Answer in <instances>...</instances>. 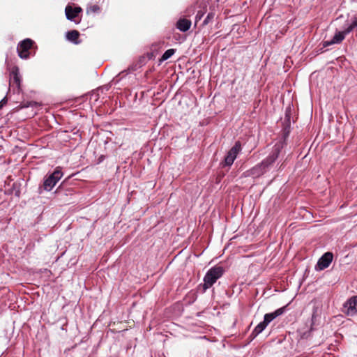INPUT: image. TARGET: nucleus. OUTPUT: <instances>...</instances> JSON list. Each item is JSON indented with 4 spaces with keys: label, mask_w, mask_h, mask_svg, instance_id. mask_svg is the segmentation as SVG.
<instances>
[{
    "label": "nucleus",
    "mask_w": 357,
    "mask_h": 357,
    "mask_svg": "<svg viewBox=\"0 0 357 357\" xmlns=\"http://www.w3.org/2000/svg\"><path fill=\"white\" fill-rule=\"evenodd\" d=\"M204 16V13L202 11H198L197 15H196V17H195V24L197 23L198 21H199L202 17Z\"/></svg>",
    "instance_id": "obj_20"
},
{
    "label": "nucleus",
    "mask_w": 357,
    "mask_h": 357,
    "mask_svg": "<svg viewBox=\"0 0 357 357\" xmlns=\"http://www.w3.org/2000/svg\"><path fill=\"white\" fill-rule=\"evenodd\" d=\"M342 312L348 316L357 314V296H351L344 303Z\"/></svg>",
    "instance_id": "obj_8"
},
{
    "label": "nucleus",
    "mask_w": 357,
    "mask_h": 357,
    "mask_svg": "<svg viewBox=\"0 0 357 357\" xmlns=\"http://www.w3.org/2000/svg\"><path fill=\"white\" fill-rule=\"evenodd\" d=\"M191 26V21L187 19H180L176 23V28L181 31L185 32Z\"/></svg>",
    "instance_id": "obj_13"
},
{
    "label": "nucleus",
    "mask_w": 357,
    "mask_h": 357,
    "mask_svg": "<svg viewBox=\"0 0 357 357\" xmlns=\"http://www.w3.org/2000/svg\"><path fill=\"white\" fill-rule=\"evenodd\" d=\"M21 82L22 79L20 74L19 68L17 66H14L10 72V79L9 82L8 90H10L11 87L13 88L14 86H15L16 90H13L17 93H20L21 91Z\"/></svg>",
    "instance_id": "obj_6"
},
{
    "label": "nucleus",
    "mask_w": 357,
    "mask_h": 357,
    "mask_svg": "<svg viewBox=\"0 0 357 357\" xmlns=\"http://www.w3.org/2000/svg\"><path fill=\"white\" fill-rule=\"evenodd\" d=\"M333 255L332 252H327L324 254L318 260L316 269L324 270L329 266L333 261Z\"/></svg>",
    "instance_id": "obj_9"
},
{
    "label": "nucleus",
    "mask_w": 357,
    "mask_h": 357,
    "mask_svg": "<svg viewBox=\"0 0 357 357\" xmlns=\"http://www.w3.org/2000/svg\"><path fill=\"white\" fill-rule=\"evenodd\" d=\"M33 41L29 38H26L21 41L17 47L18 56L21 59H28L29 56V50L32 47Z\"/></svg>",
    "instance_id": "obj_7"
},
{
    "label": "nucleus",
    "mask_w": 357,
    "mask_h": 357,
    "mask_svg": "<svg viewBox=\"0 0 357 357\" xmlns=\"http://www.w3.org/2000/svg\"><path fill=\"white\" fill-rule=\"evenodd\" d=\"M357 28V13L351 18V23L346 27V32L351 33Z\"/></svg>",
    "instance_id": "obj_15"
},
{
    "label": "nucleus",
    "mask_w": 357,
    "mask_h": 357,
    "mask_svg": "<svg viewBox=\"0 0 357 357\" xmlns=\"http://www.w3.org/2000/svg\"><path fill=\"white\" fill-rule=\"evenodd\" d=\"M7 102V98L6 97H4L1 101H0V109L3 107L4 105H6Z\"/></svg>",
    "instance_id": "obj_21"
},
{
    "label": "nucleus",
    "mask_w": 357,
    "mask_h": 357,
    "mask_svg": "<svg viewBox=\"0 0 357 357\" xmlns=\"http://www.w3.org/2000/svg\"><path fill=\"white\" fill-rule=\"evenodd\" d=\"M194 12V7H190L186 10V15H190L191 13Z\"/></svg>",
    "instance_id": "obj_22"
},
{
    "label": "nucleus",
    "mask_w": 357,
    "mask_h": 357,
    "mask_svg": "<svg viewBox=\"0 0 357 357\" xmlns=\"http://www.w3.org/2000/svg\"><path fill=\"white\" fill-rule=\"evenodd\" d=\"M37 105H38V102H37L30 101V102H27L26 103H22L21 104V107L22 108H25V107H36Z\"/></svg>",
    "instance_id": "obj_19"
},
{
    "label": "nucleus",
    "mask_w": 357,
    "mask_h": 357,
    "mask_svg": "<svg viewBox=\"0 0 357 357\" xmlns=\"http://www.w3.org/2000/svg\"><path fill=\"white\" fill-rule=\"evenodd\" d=\"M175 49H169L166 50L160 59V62L165 61L169 59L175 53Z\"/></svg>",
    "instance_id": "obj_16"
},
{
    "label": "nucleus",
    "mask_w": 357,
    "mask_h": 357,
    "mask_svg": "<svg viewBox=\"0 0 357 357\" xmlns=\"http://www.w3.org/2000/svg\"><path fill=\"white\" fill-rule=\"evenodd\" d=\"M286 310V306L277 309L275 311L271 313H267L264 315V321L260 322L252 331L250 336L252 339L255 338L259 334H260L268 325L276 317L282 315Z\"/></svg>",
    "instance_id": "obj_1"
},
{
    "label": "nucleus",
    "mask_w": 357,
    "mask_h": 357,
    "mask_svg": "<svg viewBox=\"0 0 357 357\" xmlns=\"http://www.w3.org/2000/svg\"><path fill=\"white\" fill-rule=\"evenodd\" d=\"M66 39L75 44H79V41L78 40L79 33L77 30L69 31L66 33Z\"/></svg>",
    "instance_id": "obj_14"
},
{
    "label": "nucleus",
    "mask_w": 357,
    "mask_h": 357,
    "mask_svg": "<svg viewBox=\"0 0 357 357\" xmlns=\"http://www.w3.org/2000/svg\"><path fill=\"white\" fill-rule=\"evenodd\" d=\"M241 151V144L239 141L235 142L234 146L228 151L223 162V166H231L238 154Z\"/></svg>",
    "instance_id": "obj_5"
},
{
    "label": "nucleus",
    "mask_w": 357,
    "mask_h": 357,
    "mask_svg": "<svg viewBox=\"0 0 357 357\" xmlns=\"http://www.w3.org/2000/svg\"><path fill=\"white\" fill-rule=\"evenodd\" d=\"M82 12V8L79 6L73 8L71 6L68 5L65 8V13L67 20L70 21H75L76 24H79L80 20L76 22L75 19L78 16L79 13Z\"/></svg>",
    "instance_id": "obj_10"
},
{
    "label": "nucleus",
    "mask_w": 357,
    "mask_h": 357,
    "mask_svg": "<svg viewBox=\"0 0 357 357\" xmlns=\"http://www.w3.org/2000/svg\"><path fill=\"white\" fill-rule=\"evenodd\" d=\"M266 172L262 169L261 165L259 163L252 167L251 169L243 172V176L244 177H252V178H258Z\"/></svg>",
    "instance_id": "obj_11"
},
{
    "label": "nucleus",
    "mask_w": 357,
    "mask_h": 357,
    "mask_svg": "<svg viewBox=\"0 0 357 357\" xmlns=\"http://www.w3.org/2000/svg\"><path fill=\"white\" fill-rule=\"evenodd\" d=\"M63 173L59 167H57L52 174H51L43 183L44 189L50 191L61 178Z\"/></svg>",
    "instance_id": "obj_4"
},
{
    "label": "nucleus",
    "mask_w": 357,
    "mask_h": 357,
    "mask_svg": "<svg viewBox=\"0 0 357 357\" xmlns=\"http://www.w3.org/2000/svg\"><path fill=\"white\" fill-rule=\"evenodd\" d=\"M349 33V32H346V28L342 31H337L331 40L324 42V46L327 47L333 44L340 43L344 39L346 35Z\"/></svg>",
    "instance_id": "obj_12"
},
{
    "label": "nucleus",
    "mask_w": 357,
    "mask_h": 357,
    "mask_svg": "<svg viewBox=\"0 0 357 357\" xmlns=\"http://www.w3.org/2000/svg\"><path fill=\"white\" fill-rule=\"evenodd\" d=\"M215 17V13L213 12L208 13L206 17L204 19L202 23V26L207 25L210 22H211Z\"/></svg>",
    "instance_id": "obj_18"
},
{
    "label": "nucleus",
    "mask_w": 357,
    "mask_h": 357,
    "mask_svg": "<svg viewBox=\"0 0 357 357\" xmlns=\"http://www.w3.org/2000/svg\"><path fill=\"white\" fill-rule=\"evenodd\" d=\"M224 273L225 270L222 266H215L211 268L204 278V289L206 290L211 287L222 276Z\"/></svg>",
    "instance_id": "obj_3"
},
{
    "label": "nucleus",
    "mask_w": 357,
    "mask_h": 357,
    "mask_svg": "<svg viewBox=\"0 0 357 357\" xmlns=\"http://www.w3.org/2000/svg\"><path fill=\"white\" fill-rule=\"evenodd\" d=\"M100 8L99 6L96 5V4L91 5L86 8V13L87 14L98 13L100 12Z\"/></svg>",
    "instance_id": "obj_17"
},
{
    "label": "nucleus",
    "mask_w": 357,
    "mask_h": 357,
    "mask_svg": "<svg viewBox=\"0 0 357 357\" xmlns=\"http://www.w3.org/2000/svg\"><path fill=\"white\" fill-rule=\"evenodd\" d=\"M283 148V142L279 141L276 142L273 146L272 151L269 155L259 163L265 172L269 171L273 167Z\"/></svg>",
    "instance_id": "obj_2"
}]
</instances>
